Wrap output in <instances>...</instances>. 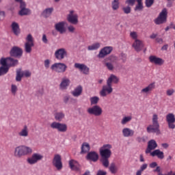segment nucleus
I'll use <instances>...</instances> for the list:
<instances>
[{
  "instance_id": "obj_1",
  "label": "nucleus",
  "mask_w": 175,
  "mask_h": 175,
  "mask_svg": "<svg viewBox=\"0 0 175 175\" xmlns=\"http://www.w3.org/2000/svg\"><path fill=\"white\" fill-rule=\"evenodd\" d=\"M159 118L158 114L154 113L152 117V124H150L146 128L148 133H156V135H161V130H159Z\"/></svg>"
},
{
  "instance_id": "obj_2",
  "label": "nucleus",
  "mask_w": 175,
  "mask_h": 175,
  "mask_svg": "<svg viewBox=\"0 0 175 175\" xmlns=\"http://www.w3.org/2000/svg\"><path fill=\"white\" fill-rule=\"evenodd\" d=\"M33 152L32 148L25 146L21 145L14 148V157L17 158H21V157H25V155H29Z\"/></svg>"
},
{
  "instance_id": "obj_3",
  "label": "nucleus",
  "mask_w": 175,
  "mask_h": 175,
  "mask_svg": "<svg viewBox=\"0 0 175 175\" xmlns=\"http://www.w3.org/2000/svg\"><path fill=\"white\" fill-rule=\"evenodd\" d=\"M101 158H110L111 157V145L105 144L99 149Z\"/></svg>"
},
{
  "instance_id": "obj_4",
  "label": "nucleus",
  "mask_w": 175,
  "mask_h": 175,
  "mask_svg": "<svg viewBox=\"0 0 175 175\" xmlns=\"http://www.w3.org/2000/svg\"><path fill=\"white\" fill-rule=\"evenodd\" d=\"M51 129H56L58 132L65 133L68 131V125L65 123H61L59 122H53L51 124Z\"/></svg>"
},
{
  "instance_id": "obj_5",
  "label": "nucleus",
  "mask_w": 175,
  "mask_h": 175,
  "mask_svg": "<svg viewBox=\"0 0 175 175\" xmlns=\"http://www.w3.org/2000/svg\"><path fill=\"white\" fill-rule=\"evenodd\" d=\"M51 69L56 73H65L68 69V66L64 63H55L51 66Z\"/></svg>"
},
{
  "instance_id": "obj_6",
  "label": "nucleus",
  "mask_w": 175,
  "mask_h": 175,
  "mask_svg": "<svg viewBox=\"0 0 175 175\" xmlns=\"http://www.w3.org/2000/svg\"><path fill=\"white\" fill-rule=\"evenodd\" d=\"M35 46L33 44V37L32 34L29 33L26 37V42L25 43V51L29 54L32 51V47Z\"/></svg>"
},
{
  "instance_id": "obj_7",
  "label": "nucleus",
  "mask_w": 175,
  "mask_h": 175,
  "mask_svg": "<svg viewBox=\"0 0 175 175\" xmlns=\"http://www.w3.org/2000/svg\"><path fill=\"white\" fill-rule=\"evenodd\" d=\"M167 19V9L163 8L160 12L157 18L154 20L155 24L159 25L161 24H163L166 23V20Z\"/></svg>"
},
{
  "instance_id": "obj_8",
  "label": "nucleus",
  "mask_w": 175,
  "mask_h": 175,
  "mask_svg": "<svg viewBox=\"0 0 175 175\" xmlns=\"http://www.w3.org/2000/svg\"><path fill=\"white\" fill-rule=\"evenodd\" d=\"M88 114L91 116H95V117H100L103 113V109L99 105H94L92 107H90L87 110Z\"/></svg>"
},
{
  "instance_id": "obj_9",
  "label": "nucleus",
  "mask_w": 175,
  "mask_h": 175,
  "mask_svg": "<svg viewBox=\"0 0 175 175\" xmlns=\"http://www.w3.org/2000/svg\"><path fill=\"white\" fill-rule=\"evenodd\" d=\"M54 55L57 61H62V59H65L68 57V51L65 48L57 49L55 51Z\"/></svg>"
},
{
  "instance_id": "obj_10",
  "label": "nucleus",
  "mask_w": 175,
  "mask_h": 175,
  "mask_svg": "<svg viewBox=\"0 0 175 175\" xmlns=\"http://www.w3.org/2000/svg\"><path fill=\"white\" fill-rule=\"evenodd\" d=\"M44 157L43 154L40 153H33L31 157L27 158V162L29 165H35L38 163L39 161L43 159Z\"/></svg>"
},
{
  "instance_id": "obj_11",
  "label": "nucleus",
  "mask_w": 175,
  "mask_h": 175,
  "mask_svg": "<svg viewBox=\"0 0 175 175\" xmlns=\"http://www.w3.org/2000/svg\"><path fill=\"white\" fill-rule=\"evenodd\" d=\"M67 21L74 25L79 24V15L75 13L74 10H70L69 14L67 15Z\"/></svg>"
},
{
  "instance_id": "obj_12",
  "label": "nucleus",
  "mask_w": 175,
  "mask_h": 175,
  "mask_svg": "<svg viewBox=\"0 0 175 175\" xmlns=\"http://www.w3.org/2000/svg\"><path fill=\"white\" fill-rule=\"evenodd\" d=\"M113 92V85H110V83H107V85H104L102 88V90L100 91V96H107V95H110Z\"/></svg>"
},
{
  "instance_id": "obj_13",
  "label": "nucleus",
  "mask_w": 175,
  "mask_h": 175,
  "mask_svg": "<svg viewBox=\"0 0 175 175\" xmlns=\"http://www.w3.org/2000/svg\"><path fill=\"white\" fill-rule=\"evenodd\" d=\"M165 120L167 121L168 128L170 129H175V116L173 113H170L167 114Z\"/></svg>"
},
{
  "instance_id": "obj_14",
  "label": "nucleus",
  "mask_w": 175,
  "mask_h": 175,
  "mask_svg": "<svg viewBox=\"0 0 175 175\" xmlns=\"http://www.w3.org/2000/svg\"><path fill=\"white\" fill-rule=\"evenodd\" d=\"M113 51V46H105L98 53V58H105L106 55H109Z\"/></svg>"
},
{
  "instance_id": "obj_15",
  "label": "nucleus",
  "mask_w": 175,
  "mask_h": 175,
  "mask_svg": "<svg viewBox=\"0 0 175 175\" xmlns=\"http://www.w3.org/2000/svg\"><path fill=\"white\" fill-rule=\"evenodd\" d=\"M32 73L29 70L21 71V70H18L16 71V81H21L22 77H31Z\"/></svg>"
},
{
  "instance_id": "obj_16",
  "label": "nucleus",
  "mask_w": 175,
  "mask_h": 175,
  "mask_svg": "<svg viewBox=\"0 0 175 175\" xmlns=\"http://www.w3.org/2000/svg\"><path fill=\"white\" fill-rule=\"evenodd\" d=\"M53 165L56 167L57 170H61L62 169V161L61 159V155L55 154L53 159Z\"/></svg>"
},
{
  "instance_id": "obj_17",
  "label": "nucleus",
  "mask_w": 175,
  "mask_h": 175,
  "mask_svg": "<svg viewBox=\"0 0 175 175\" xmlns=\"http://www.w3.org/2000/svg\"><path fill=\"white\" fill-rule=\"evenodd\" d=\"M0 65H1L0 67V76H3V75H6L9 72L10 68L6 64V59H0Z\"/></svg>"
},
{
  "instance_id": "obj_18",
  "label": "nucleus",
  "mask_w": 175,
  "mask_h": 175,
  "mask_svg": "<svg viewBox=\"0 0 175 175\" xmlns=\"http://www.w3.org/2000/svg\"><path fill=\"white\" fill-rule=\"evenodd\" d=\"M149 61L151 64L154 65H158L159 66H162L165 64V60L161 57H158L155 55H151L149 57Z\"/></svg>"
},
{
  "instance_id": "obj_19",
  "label": "nucleus",
  "mask_w": 175,
  "mask_h": 175,
  "mask_svg": "<svg viewBox=\"0 0 175 175\" xmlns=\"http://www.w3.org/2000/svg\"><path fill=\"white\" fill-rule=\"evenodd\" d=\"M75 68L79 69L83 75H88L90 73V68L84 64L75 63Z\"/></svg>"
},
{
  "instance_id": "obj_20",
  "label": "nucleus",
  "mask_w": 175,
  "mask_h": 175,
  "mask_svg": "<svg viewBox=\"0 0 175 175\" xmlns=\"http://www.w3.org/2000/svg\"><path fill=\"white\" fill-rule=\"evenodd\" d=\"M10 54L11 57H21L23 55V49L18 46H14L12 48Z\"/></svg>"
},
{
  "instance_id": "obj_21",
  "label": "nucleus",
  "mask_w": 175,
  "mask_h": 175,
  "mask_svg": "<svg viewBox=\"0 0 175 175\" xmlns=\"http://www.w3.org/2000/svg\"><path fill=\"white\" fill-rule=\"evenodd\" d=\"M65 25H66V22H59L55 25V29L57 32H59V33H65V32H66V27H65Z\"/></svg>"
},
{
  "instance_id": "obj_22",
  "label": "nucleus",
  "mask_w": 175,
  "mask_h": 175,
  "mask_svg": "<svg viewBox=\"0 0 175 175\" xmlns=\"http://www.w3.org/2000/svg\"><path fill=\"white\" fill-rule=\"evenodd\" d=\"M158 147V144H157V142L154 139L150 140L148 142V147L146 150V154H151V151L152 150H155Z\"/></svg>"
},
{
  "instance_id": "obj_23",
  "label": "nucleus",
  "mask_w": 175,
  "mask_h": 175,
  "mask_svg": "<svg viewBox=\"0 0 175 175\" xmlns=\"http://www.w3.org/2000/svg\"><path fill=\"white\" fill-rule=\"evenodd\" d=\"M19 15L20 16H28V14H31V10L26 8L25 3H21L20 5Z\"/></svg>"
},
{
  "instance_id": "obj_24",
  "label": "nucleus",
  "mask_w": 175,
  "mask_h": 175,
  "mask_svg": "<svg viewBox=\"0 0 175 175\" xmlns=\"http://www.w3.org/2000/svg\"><path fill=\"white\" fill-rule=\"evenodd\" d=\"M1 59H5L7 66H8L10 68L14 66H16V65H18V60L14 59L12 57H2Z\"/></svg>"
},
{
  "instance_id": "obj_25",
  "label": "nucleus",
  "mask_w": 175,
  "mask_h": 175,
  "mask_svg": "<svg viewBox=\"0 0 175 175\" xmlns=\"http://www.w3.org/2000/svg\"><path fill=\"white\" fill-rule=\"evenodd\" d=\"M133 47L135 51H142L144 47V44L143 43V41L140 40H136L133 43Z\"/></svg>"
},
{
  "instance_id": "obj_26",
  "label": "nucleus",
  "mask_w": 175,
  "mask_h": 175,
  "mask_svg": "<svg viewBox=\"0 0 175 175\" xmlns=\"http://www.w3.org/2000/svg\"><path fill=\"white\" fill-rule=\"evenodd\" d=\"M18 135L20 137H28L29 136V129L28 126L25 125L18 133Z\"/></svg>"
},
{
  "instance_id": "obj_27",
  "label": "nucleus",
  "mask_w": 175,
  "mask_h": 175,
  "mask_svg": "<svg viewBox=\"0 0 175 175\" xmlns=\"http://www.w3.org/2000/svg\"><path fill=\"white\" fill-rule=\"evenodd\" d=\"M122 133L124 137H132L135 135V131L126 127L122 129Z\"/></svg>"
},
{
  "instance_id": "obj_28",
  "label": "nucleus",
  "mask_w": 175,
  "mask_h": 175,
  "mask_svg": "<svg viewBox=\"0 0 175 175\" xmlns=\"http://www.w3.org/2000/svg\"><path fill=\"white\" fill-rule=\"evenodd\" d=\"M86 158L89 161H92L93 162H96V161H98V159H99V154H98L97 152L95 151L90 152L88 154Z\"/></svg>"
},
{
  "instance_id": "obj_29",
  "label": "nucleus",
  "mask_w": 175,
  "mask_h": 175,
  "mask_svg": "<svg viewBox=\"0 0 175 175\" xmlns=\"http://www.w3.org/2000/svg\"><path fill=\"white\" fill-rule=\"evenodd\" d=\"M69 85H70V79L64 77L62 79V82L60 83L59 88L60 90H66Z\"/></svg>"
},
{
  "instance_id": "obj_30",
  "label": "nucleus",
  "mask_w": 175,
  "mask_h": 175,
  "mask_svg": "<svg viewBox=\"0 0 175 175\" xmlns=\"http://www.w3.org/2000/svg\"><path fill=\"white\" fill-rule=\"evenodd\" d=\"M118 81H120V79H118L115 75L111 74L107 80V84L113 85V83L118 84Z\"/></svg>"
},
{
  "instance_id": "obj_31",
  "label": "nucleus",
  "mask_w": 175,
  "mask_h": 175,
  "mask_svg": "<svg viewBox=\"0 0 175 175\" xmlns=\"http://www.w3.org/2000/svg\"><path fill=\"white\" fill-rule=\"evenodd\" d=\"M155 88V83L149 84L147 87L144 88L141 90V94H146V95L150 94L152 90Z\"/></svg>"
},
{
  "instance_id": "obj_32",
  "label": "nucleus",
  "mask_w": 175,
  "mask_h": 175,
  "mask_svg": "<svg viewBox=\"0 0 175 175\" xmlns=\"http://www.w3.org/2000/svg\"><path fill=\"white\" fill-rule=\"evenodd\" d=\"M53 12H54V8L53 7L46 8L42 12V16H43L45 18H49V17H50V16L53 14Z\"/></svg>"
},
{
  "instance_id": "obj_33",
  "label": "nucleus",
  "mask_w": 175,
  "mask_h": 175,
  "mask_svg": "<svg viewBox=\"0 0 175 175\" xmlns=\"http://www.w3.org/2000/svg\"><path fill=\"white\" fill-rule=\"evenodd\" d=\"M151 157H157L159 159H163L165 158V154L163 152L161 151L159 149L154 150L153 152H150Z\"/></svg>"
},
{
  "instance_id": "obj_34",
  "label": "nucleus",
  "mask_w": 175,
  "mask_h": 175,
  "mask_svg": "<svg viewBox=\"0 0 175 175\" xmlns=\"http://www.w3.org/2000/svg\"><path fill=\"white\" fill-rule=\"evenodd\" d=\"M72 95L77 98L83 94V87L81 85H78L77 88L74 89V90L71 92Z\"/></svg>"
},
{
  "instance_id": "obj_35",
  "label": "nucleus",
  "mask_w": 175,
  "mask_h": 175,
  "mask_svg": "<svg viewBox=\"0 0 175 175\" xmlns=\"http://www.w3.org/2000/svg\"><path fill=\"white\" fill-rule=\"evenodd\" d=\"M100 49V42H95L88 46V51H96Z\"/></svg>"
},
{
  "instance_id": "obj_36",
  "label": "nucleus",
  "mask_w": 175,
  "mask_h": 175,
  "mask_svg": "<svg viewBox=\"0 0 175 175\" xmlns=\"http://www.w3.org/2000/svg\"><path fill=\"white\" fill-rule=\"evenodd\" d=\"M12 32H14V35H20V26L18 25V23L16 22H13L12 23Z\"/></svg>"
},
{
  "instance_id": "obj_37",
  "label": "nucleus",
  "mask_w": 175,
  "mask_h": 175,
  "mask_svg": "<svg viewBox=\"0 0 175 175\" xmlns=\"http://www.w3.org/2000/svg\"><path fill=\"white\" fill-rule=\"evenodd\" d=\"M69 166L72 170H79L80 165L75 160H70L69 161Z\"/></svg>"
},
{
  "instance_id": "obj_38",
  "label": "nucleus",
  "mask_w": 175,
  "mask_h": 175,
  "mask_svg": "<svg viewBox=\"0 0 175 175\" xmlns=\"http://www.w3.org/2000/svg\"><path fill=\"white\" fill-rule=\"evenodd\" d=\"M108 167L111 174H116L118 172V167H117L116 163H111Z\"/></svg>"
},
{
  "instance_id": "obj_39",
  "label": "nucleus",
  "mask_w": 175,
  "mask_h": 175,
  "mask_svg": "<svg viewBox=\"0 0 175 175\" xmlns=\"http://www.w3.org/2000/svg\"><path fill=\"white\" fill-rule=\"evenodd\" d=\"M64 118H65V113L59 111L55 113V120L56 121L61 122Z\"/></svg>"
},
{
  "instance_id": "obj_40",
  "label": "nucleus",
  "mask_w": 175,
  "mask_h": 175,
  "mask_svg": "<svg viewBox=\"0 0 175 175\" xmlns=\"http://www.w3.org/2000/svg\"><path fill=\"white\" fill-rule=\"evenodd\" d=\"M90 151V144L87 142H85L81 146V154H86Z\"/></svg>"
},
{
  "instance_id": "obj_41",
  "label": "nucleus",
  "mask_w": 175,
  "mask_h": 175,
  "mask_svg": "<svg viewBox=\"0 0 175 175\" xmlns=\"http://www.w3.org/2000/svg\"><path fill=\"white\" fill-rule=\"evenodd\" d=\"M147 167H148V165L147 163H144L140 166L139 170H138L135 174V175H142V174L143 173V172H144V170H146V169H147Z\"/></svg>"
},
{
  "instance_id": "obj_42",
  "label": "nucleus",
  "mask_w": 175,
  "mask_h": 175,
  "mask_svg": "<svg viewBox=\"0 0 175 175\" xmlns=\"http://www.w3.org/2000/svg\"><path fill=\"white\" fill-rule=\"evenodd\" d=\"M99 97L94 96L90 98V105L96 106L98 105V103H99Z\"/></svg>"
},
{
  "instance_id": "obj_43",
  "label": "nucleus",
  "mask_w": 175,
  "mask_h": 175,
  "mask_svg": "<svg viewBox=\"0 0 175 175\" xmlns=\"http://www.w3.org/2000/svg\"><path fill=\"white\" fill-rule=\"evenodd\" d=\"M131 121H132V116H124L121 120V124L122 125H126V124H128V122H131Z\"/></svg>"
},
{
  "instance_id": "obj_44",
  "label": "nucleus",
  "mask_w": 175,
  "mask_h": 175,
  "mask_svg": "<svg viewBox=\"0 0 175 175\" xmlns=\"http://www.w3.org/2000/svg\"><path fill=\"white\" fill-rule=\"evenodd\" d=\"M111 8L113 10L120 9V0H113L111 3Z\"/></svg>"
},
{
  "instance_id": "obj_45",
  "label": "nucleus",
  "mask_w": 175,
  "mask_h": 175,
  "mask_svg": "<svg viewBox=\"0 0 175 175\" xmlns=\"http://www.w3.org/2000/svg\"><path fill=\"white\" fill-rule=\"evenodd\" d=\"M101 163L104 167H109L110 165V161H109V158H101L100 159Z\"/></svg>"
},
{
  "instance_id": "obj_46",
  "label": "nucleus",
  "mask_w": 175,
  "mask_h": 175,
  "mask_svg": "<svg viewBox=\"0 0 175 175\" xmlns=\"http://www.w3.org/2000/svg\"><path fill=\"white\" fill-rule=\"evenodd\" d=\"M137 2V5L135 6V10H143V0H136Z\"/></svg>"
},
{
  "instance_id": "obj_47",
  "label": "nucleus",
  "mask_w": 175,
  "mask_h": 175,
  "mask_svg": "<svg viewBox=\"0 0 175 175\" xmlns=\"http://www.w3.org/2000/svg\"><path fill=\"white\" fill-rule=\"evenodd\" d=\"M10 91L12 95H16V94H17V91H18V88L15 84H12Z\"/></svg>"
},
{
  "instance_id": "obj_48",
  "label": "nucleus",
  "mask_w": 175,
  "mask_h": 175,
  "mask_svg": "<svg viewBox=\"0 0 175 175\" xmlns=\"http://www.w3.org/2000/svg\"><path fill=\"white\" fill-rule=\"evenodd\" d=\"M139 35L137 34V32L136 31H131L130 32V38H131V39H133V40H138L139 39H137Z\"/></svg>"
},
{
  "instance_id": "obj_49",
  "label": "nucleus",
  "mask_w": 175,
  "mask_h": 175,
  "mask_svg": "<svg viewBox=\"0 0 175 175\" xmlns=\"http://www.w3.org/2000/svg\"><path fill=\"white\" fill-rule=\"evenodd\" d=\"M105 66L107 67L108 70H114V65L111 62H108L105 63Z\"/></svg>"
},
{
  "instance_id": "obj_50",
  "label": "nucleus",
  "mask_w": 175,
  "mask_h": 175,
  "mask_svg": "<svg viewBox=\"0 0 175 175\" xmlns=\"http://www.w3.org/2000/svg\"><path fill=\"white\" fill-rule=\"evenodd\" d=\"M145 4L146 8H151L154 4V0H146Z\"/></svg>"
},
{
  "instance_id": "obj_51",
  "label": "nucleus",
  "mask_w": 175,
  "mask_h": 175,
  "mask_svg": "<svg viewBox=\"0 0 175 175\" xmlns=\"http://www.w3.org/2000/svg\"><path fill=\"white\" fill-rule=\"evenodd\" d=\"M122 10L124 13H125V14H129V13H131V7L129 6L124 7L122 8Z\"/></svg>"
},
{
  "instance_id": "obj_52",
  "label": "nucleus",
  "mask_w": 175,
  "mask_h": 175,
  "mask_svg": "<svg viewBox=\"0 0 175 175\" xmlns=\"http://www.w3.org/2000/svg\"><path fill=\"white\" fill-rule=\"evenodd\" d=\"M166 94H167V96H172V95H173V94H174V89H168L166 91Z\"/></svg>"
},
{
  "instance_id": "obj_53",
  "label": "nucleus",
  "mask_w": 175,
  "mask_h": 175,
  "mask_svg": "<svg viewBox=\"0 0 175 175\" xmlns=\"http://www.w3.org/2000/svg\"><path fill=\"white\" fill-rule=\"evenodd\" d=\"M110 62L113 63V62H116V61L118 60V57H117L116 56L114 55H111L109 57V58Z\"/></svg>"
},
{
  "instance_id": "obj_54",
  "label": "nucleus",
  "mask_w": 175,
  "mask_h": 175,
  "mask_svg": "<svg viewBox=\"0 0 175 175\" xmlns=\"http://www.w3.org/2000/svg\"><path fill=\"white\" fill-rule=\"evenodd\" d=\"M42 40L45 44L49 43V39H47V36H46V34L42 35Z\"/></svg>"
},
{
  "instance_id": "obj_55",
  "label": "nucleus",
  "mask_w": 175,
  "mask_h": 175,
  "mask_svg": "<svg viewBox=\"0 0 175 175\" xmlns=\"http://www.w3.org/2000/svg\"><path fill=\"white\" fill-rule=\"evenodd\" d=\"M68 31H70L71 33H73L75 31V27H73V25H70L67 27Z\"/></svg>"
},
{
  "instance_id": "obj_56",
  "label": "nucleus",
  "mask_w": 175,
  "mask_h": 175,
  "mask_svg": "<svg viewBox=\"0 0 175 175\" xmlns=\"http://www.w3.org/2000/svg\"><path fill=\"white\" fill-rule=\"evenodd\" d=\"M120 59H122L123 63L126 62V55L124 53H121Z\"/></svg>"
},
{
  "instance_id": "obj_57",
  "label": "nucleus",
  "mask_w": 175,
  "mask_h": 175,
  "mask_svg": "<svg viewBox=\"0 0 175 175\" xmlns=\"http://www.w3.org/2000/svg\"><path fill=\"white\" fill-rule=\"evenodd\" d=\"M44 67L46 69H49V68H50V60L49 59H46L44 61Z\"/></svg>"
},
{
  "instance_id": "obj_58",
  "label": "nucleus",
  "mask_w": 175,
  "mask_h": 175,
  "mask_svg": "<svg viewBox=\"0 0 175 175\" xmlns=\"http://www.w3.org/2000/svg\"><path fill=\"white\" fill-rule=\"evenodd\" d=\"M135 2H136V0H126V3L128 5H131V6H133L135 5Z\"/></svg>"
},
{
  "instance_id": "obj_59",
  "label": "nucleus",
  "mask_w": 175,
  "mask_h": 175,
  "mask_svg": "<svg viewBox=\"0 0 175 175\" xmlns=\"http://www.w3.org/2000/svg\"><path fill=\"white\" fill-rule=\"evenodd\" d=\"M107 174V172H106V171H103L102 170H100L97 172L96 175H106Z\"/></svg>"
},
{
  "instance_id": "obj_60",
  "label": "nucleus",
  "mask_w": 175,
  "mask_h": 175,
  "mask_svg": "<svg viewBox=\"0 0 175 175\" xmlns=\"http://www.w3.org/2000/svg\"><path fill=\"white\" fill-rule=\"evenodd\" d=\"M70 98V97L69 96H65L64 97V103H68V102H69V99Z\"/></svg>"
},
{
  "instance_id": "obj_61",
  "label": "nucleus",
  "mask_w": 175,
  "mask_h": 175,
  "mask_svg": "<svg viewBox=\"0 0 175 175\" xmlns=\"http://www.w3.org/2000/svg\"><path fill=\"white\" fill-rule=\"evenodd\" d=\"M156 166H158V163H157V162H152L150 164V167L152 169H154V167H156Z\"/></svg>"
},
{
  "instance_id": "obj_62",
  "label": "nucleus",
  "mask_w": 175,
  "mask_h": 175,
  "mask_svg": "<svg viewBox=\"0 0 175 175\" xmlns=\"http://www.w3.org/2000/svg\"><path fill=\"white\" fill-rule=\"evenodd\" d=\"M161 147H163V148H165L166 150L167 148H169V144L163 143L161 144Z\"/></svg>"
},
{
  "instance_id": "obj_63",
  "label": "nucleus",
  "mask_w": 175,
  "mask_h": 175,
  "mask_svg": "<svg viewBox=\"0 0 175 175\" xmlns=\"http://www.w3.org/2000/svg\"><path fill=\"white\" fill-rule=\"evenodd\" d=\"M156 42H157V43H162L163 40L161 38H156Z\"/></svg>"
},
{
  "instance_id": "obj_64",
  "label": "nucleus",
  "mask_w": 175,
  "mask_h": 175,
  "mask_svg": "<svg viewBox=\"0 0 175 175\" xmlns=\"http://www.w3.org/2000/svg\"><path fill=\"white\" fill-rule=\"evenodd\" d=\"M144 157H143V154L139 155V161L144 162Z\"/></svg>"
}]
</instances>
